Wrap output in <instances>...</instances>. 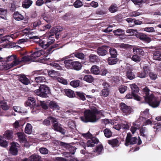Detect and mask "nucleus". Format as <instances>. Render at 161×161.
Listing matches in <instances>:
<instances>
[{"label": "nucleus", "mask_w": 161, "mask_h": 161, "mask_svg": "<svg viewBox=\"0 0 161 161\" xmlns=\"http://www.w3.org/2000/svg\"><path fill=\"white\" fill-rule=\"evenodd\" d=\"M102 113L101 111L99 110L96 108H93L90 110H85L84 116L80 117V119L83 122H95L99 119Z\"/></svg>", "instance_id": "nucleus-1"}, {"label": "nucleus", "mask_w": 161, "mask_h": 161, "mask_svg": "<svg viewBox=\"0 0 161 161\" xmlns=\"http://www.w3.org/2000/svg\"><path fill=\"white\" fill-rule=\"evenodd\" d=\"M143 92L145 95V96H144L145 101L149 105L153 108H156L159 106V101L154 97L151 91L146 87L143 89Z\"/></svg>", "instance_id": "nucleus-2"}, {"label": "nucleus", "mask_w": 161, "mask_h": 161, "mask_svg": "<svg viewBox=\"0 0 161 161\" xmlns=\"http://www.w3.org/2000/svg\"><path fill=\"white\" fill-rule=\"evenodd\" d=\"M52 47H53L52 46L51 48L46 51V52L43 50H40L34 52L31 55L34 61L36 58L40 56L41 55H42L44 58L41 59V62L44 64L46 63L47 61L49 59V58H46L48 57L49 54L52 52Z\"/></svg>", "instance_id": "nucleus-3"}, {"label": "nucleus", "mask_w": 161, "mask_h": 161, "mask_svg": "<svg viewBox=\"0 0 161 161\" xmlns=\"http://www.w3.org/2000/svg\"><path fill=\"white\" fill-rule=\"evenodd\" d=\"M34 92L36 95L41 97H47L50 92V91L48 87L45 85H41L39 87V89L34 91Z\"/></svg>", "instance_id": "nucleus-4"}, {"label": "nucleus", "mask_w": 161, "mask_h": 161, "mask_svg": "<svg viewBox=\"0 0 161 161\" xmlns=\"http://www.w3.org/2000/svg\"><path fill=\"white\" fill-rule=\"evenodd\" d=\"M53 35V34H51V35H49L48 38H44L40 40L39 43V46L43 48H47L54 42L55 40L54 38L52 37Z\"/></svg>", "instance_id": "nucleus-5"}, {"label": "nucleus", "mask_w": 161, "mask_h": 161, "mask_svg": "<svg viewBox=\"0 0 161 161\" xmlns=\"http://www.w3.org/2000/svg\"><path fill=\"white\" fill-rule=\"evenodd\" d=\"M72 58L70 57V55L64 57L60 59L56 60L55 62L59 63L60 64H61V63L64 61L65 67L68 69H72V63L73 62L71 59H66L68 58Z\"/></svg>", "instance_id": "nucleus-6"}, {"label": "nucleus", "mask_w": 161, "mask_h": 161, "mask_svg": "<svg viewBox=\"0 0 161 161\" xmlns=\"http://www.w3.org/2000/svg\"><path fill=\"white\" fill-rule=\"evenodd\" d=\"M103 89L101 91L100 94L103 97H108L109 93L110 86L108 83L104 82L103 83Z\"/></svg>", "instance_id": "nucleus-7"}, {"label": "nucleus", "mask_w": 161, "mask_h": 161, "mask_svg": "<svg viewBox=\"0 0 161 161\" xmlns=\"http://www.w3.org/2000/svg\"><path fill=\"white\" fill-rule=\"evenodd\" d=\"M131 134L129 133L127 134L125 140V145L127 146H128L129 145L134 144L136 143L137 141V139L136 137H132Z\"/></svg>", "instance_id": "nucleus-8"}, {"label": "nucleus", "mask_w": 161, "mask_h": 161, "mask_svg": "<svg viewBox=\"0 0 161 161\" xmlns=\"http://www.w3.org/2000/svg\"><path fill=\"white\" fill-rule=\"evenodd\" d=\"M120 107L123 114L125 115H129L132 112L131 108L123 103H120Z\"/></svg>", "instance_id": "nucleus-9"}, {"label": "nucleus", "mask_w": 161, "mask_h": 161, "mask_svg": "<svg viewBox=\"0 0 161 161\" xmlns=\"http://www.w3.org/2000/svg\"><path fill=\"white\" fill-rule=\"evenodd\" d=\"M19 144L15 142H13L11 143V146L10 148V153L14 155L17 154L18 150V147Z\"/></svg>", "instance_id": "nucleus-10"}, {"label": "nucleus", "mask_w": 161, "mask_h": 161, "mask_svg": "<svg viewBox=\"0 0 161 161\" xmlns=\"http://www.w3.org/2000/svg\"><path fill=\"white\" fill-rule=\"evenodd\" d=\"M38 72H39V73L42 74H46L47 73H48L49 75L53 77H54V79H55V77H56V75H57V73L56 71L54 70H49L45 69L43 71L41 70Z\"/></svg>", "instance_id": "nucleus-11"}, {"label": "nucleus", "mask_w": 161, "mask_h": 161, "mask_svg": "<svg viewBox=\"0 0 161 161\" xmlns=\"http://www.w3.org/2000/svg\"><path fill=\"white\" fill-rule=\"evenodd\" d=\"M108 48V47L107 46H103L98 48L97 49L98 54L102 56L106 55L107 53Z\"/></svg>", "instance_id": "nucleus-12"}, {"label": "nucleus", "mask_w": 161, "mask_h": 161, "mask_svg": "<svg viewBox=\"0 0 161 161\" xmlns=\"http://www.w3.org/2000/svg\"><path fill=\"white\" fill-rule=\"evenodd\" d=\"M137 37L140 40L147 43L150 42L151 41L150 38L148 37L147 35L143 33H139L137 35Z\"/></svg>", "instance_id": "nucleus-13"}, {"label": "nucleus", "mask_w": 161, "mask_h": 161, "mask_svg": "<svg viewBox=\"0 0 161 161\" xmlns=\"http://www.w3.org/2000/svg\"><path fill=\"white\" fill-rule=\"evenodd\" d=\"M53 123V126L55 130L59 131L63 134L65 133L64 130L62 128L60 124L57 122Z\"/></svg>", "instance_id": "nucleus-14"}, {"label": "nucleus", "mask_w": 161, "mask_h": 161, "mask_svg": "<svg viewBox=\"0 0 161 161\" xmlns=\"http://www.w3.org/2000/svg\"><path fill=\"white\" fill-rule=\"evenodd\" d=\"M133 52L136 54H139L142 55L144 56L145 54V53L142 48L139 47L135 46L133 48Z\"/></svg>", "instance_id": "nucleus-15"}, {"label": "nucleus", "mask_w": 161, "mask_h": 161, "mask_svg": "<svg viewBox=\"0 0 161 161\" xmlns=\"http://www.w3.org/2000/svg\"><path fill=\"white\" fill-rule=\"evenodd\" d=\"M113 32L114 34L118 36H121L120 38L123 39L125 38V36L124 35L125 32L120 29H118L114 31Z\"/></svg>", "instance_id": "nucleus-16"}, {"label": "nucleus", "mask_w": 161, "mask_h": 161, "mask_svg": "<svg viewBox=\"0 0 161 161\" xmlns=\"http://www.w3.org/2000/svg\"><path fill=\"white\" fill-rule=\"evenodd\" d=\"M98 142L97 139L95 137H93L92 139L88 140L86 144L88 147H92L94 146V144H97Z\"/></svg>", "instance_id": "nucleus-17"}, {"label": "nucleus", "mask_w": 161, "mask_h": 161, "mask_svg": "<svg viewBox=\"0 0 161 161\" xmlns=\"http://www.w3.org/2000/svg\"><path fill=\"white\" fill-rule=\"evenodd\" d=\"M19 80L23 84L27 85L30 83L29 80L24 75H21L19 76Z\"/></svg>", "instance_id": "nucleus-18"}, {"label": "nucleus", "mask_w": 161, "mask_h": 161, "mask_svg": "<svg viewBox=\"0 0 161 161\" xmlns=\"http://www.w3.org/2000/svg\"><path fill=\"white\" fill-rule=\"evenodd\" d=\"M35 103V99L34 97H28V100L25 104V106L31 107L36 105Z\"/></svg>", "instance_id": "nucleus-19"}, {"label": "nucleus", "mask_w": 161, "mask_h": 161, "mask_svg": "<svg viewBox=\"0 0 161 161\" xmlns=\"http://www.w3.org/2000/svg\"><path fill=\"white\" fill-rule=\"evenodd\" d=\"M50 121H51L53 123L57 122V120L56 119L49 116L47 119L44 120L43 122V124L46 125H49L50 124Z\"/></svg>", "instance_id": "nucleus-20"}, {"label": "nucleus", "mask_w": 161, "mask_h": 161, "mask_svg": "<svg viewBox=\"0 0 161 161\" xmlns=\"http://www.w3.org/2000/svg\"><path fill=\"white\" fill-rule=\"evenodd\" d=\"M140 133L141 136L143 137L145 141H146L147 136V131L145 127H142L141 129Z\"/></svg>", "instance_id": "nucleus-21"}, {"label": "nucleus", "mask_w": 161, "mask_h": 161, "mask_svg": "<svg viewBox=\"0 0 161 161\" xmlns=\"http://www.w3.org/2000/svg\"><path fill=\"white\" fill-rule=\"evenodd\" d=\"M125 97L127 99H130L133 98L134 99L138 101H140L141 99L140 97L136 94L132 92L129 93L126 95Z\"/></svg>", "instance_id": "nucleus-22"}, {"label": "nucleus", "mask_w": 161, "mask_h": 161, "mask_svg": "<svg viewBox=\"0 0 161 161\" xmlns=\"http://www.w3.org/2000/svg\"><path fill=\"white\" fill-rule=\"evenodd\" d=\"M49 107L54 110L59 109V107L58 103L53 101H51L49 103Z\"/></svg>", "instance_id": "nucleus-23"}, {"label": "nucleus", "mask_w": 161, "mask_h": 161, "mask_svg": "<svg viewBox=\"0 0 161 161\" xmlns=\"http://www.w3.org/2000/svg\"><path fill=\"white\" fill-rule=\"evenodd\" d=\"M70 57L74 58V57H76L78 58L83 59L85 57L84 54L80 52H76L70 54Z\"/></svg>", "instance_id": "nucleus-24"}, {"label": "nucleus", "mask_w": 161, "mask_h": 161, "mask_svg": "<svg viewBox=\"0 0 161 161\" xmlns=\"http://www.w3.org/2000/svg\"><path fill=\"white\" fill-rule=\"evenodd\" d=\"M22 62L21 59H20L16 55L13 61L10 64L12 67L18 65Z\"/></svg>", "instance_id": "nucleus-25"}, {"label": "nucleus", "mask_w": 161, "mask_h": 161, "mask_svg": "<svg viewBox=\"0 0 161 161\" xmlns=\"http://www.w3.org/2000/svg\"><path fill=\"white\" fill-rule=\"evenodd\" d=\"M9 41L7 40H5V39L3 38L0 40V44H2L0 46H2L3 48H9V46L8 44Z\"/></svg>", "instance_id": "nucleus-26"}, {"label": "nucleus", "mask_w": 161, "mask_h": 161, "mask_svg": "<svg viewBox=\"0 0 161 161\" xmlns=\"http://www.w3.org/2000/svg\"><path fill=\"white\" fill-rule=\"evenodd\" d=\"M65 93L66 95L70 98H73L75 96L74 91L69 89H66L65 90Z\"/></svg>", "instance_id": "nucleus-27"}, {"label": "nucleus", "mask_w": 161, "mask_h": 161, "mask_svg": "<svg viewBox=\"0 0 161 161\" xmlns=\"http://www.w3.org/2000/svg\"><path fill=\"white\" fill-rule=\"evenodd\" d=\"M119 9L117 5L115 3H113L109 7L108 10L111 13H114L117 11Z\"/></svg>", "instance_id": "nucleus-28"}, {"label": "nucleus", "mask_w": 161, "mask_h": 161, "mask_svg": "<svg viewBox=\"0 0 161 161\" xmlns=\"http://www.w3.org/2000/svg\"><path fill=\"white\" fill-rule=\"evenodd\" d=\"M108 143L113 147H118L119 146V141L117 139H114L108 141Z\"/></svg>", "instance_id": "nucleus-29"}, {"label": "nucleus", "mask_w": 161, "mask_h": 161, "mask_svg": "<svg viewBox=\"0 0 161 161\" xmlns=\"http://www.w3.org/2000/svg\"><path fill=\"white\" fill-rule=\"evenodd\" d=\"M4 136L5 138L8 139H11L13 137V132L12 130H8L6 131L4 134Z\"/></svg>", "instance_id": "nucleus-30"}, {"label": "nucleus", "mask_w": 161, "mask_h": 161, "mask_svg": "<svg viewBox=\"0 0 161 161\" xmlns=\"http://www.w3.org/2000/svg\"><path fill=\"white\" fill-rule=\"evenodd\" d=\"M82 65L81 64L78 62H73L72 68L73 67L75 69L80 70L81 69Z\"/></svg>", "instance_id": "nucleus-31"}, {"label": "nucleus", "mask_w": 161, "mask_h": 161, "mask_svg": "<svg viewBox=\"0 0 161 161\" xmlns=\"http://www.w3.org/2000/svg\"><path fill=\"white\" fill-rule=\"evenodd\" d=\"M18 140L21 142H25L26 138L24 136V134L22 132H18L17 133Z\"/></svg>", "instance_id": "nucleus-32"}, {"label": "nucleus", "mask_w": 161, "mask_h": 161, "mask_svg": "<svg viewBox=\"0 0 161 161\" xmlns=\"http://www.w3.org/2000/svg\"><path fill=\"white\" fill-rule=\"evenodd\" d=\"M32 130V127L31 125L29 123L26 124L25 128V132L28 134H30L31 133Z\"/></svg>", "instance_id": "nucleus-33"}, {"label": "nucleus", "mask_w": 161, "mask_h": 161, "mask_svg": "<svg viewBox=\"0 0 161 161\" xmlns=\"http://www.w3.org/2000/svg\"><path fill=\"white\" fill-rule=\"evenodd\" d=\"M50 65L58 70H65V68L64 67H63L62 66H61L58 63L54 62H52L50 63Z\"/></svg>", "instance_id": "nucleus-34"}, {"label": "nucleus", "mask_w": 161, "mask_h": 161, "mask_svg": "<svg viewBox=\"0 0 161 161\" xmlns=\"http://www.w3.org/2000/svg\"><path fill=\"white\" fill-rule=\"evenodd\" d=\"M116 57H110L108 59V62L109 64L112 65L116 64L118 60Z\"/></svg>", "instance_id": "nucleus-35"}, {"label": "nucleus", "mask_w": 161, "mask_h": 161, "mask_svg": "<svg viewBox=\"0 0 161 161\" xmlns=\"http://www.w3.org/2000/svg\"><path fill=\"white\" fill-rule=\"evenodd\" d=\"M14 17L17 20H20L23 19L24 18L23 15L19 14L18 12H15L14 14Z\"/></svg>", "instance_id": "nucleus-36"}, {"label": "nucleus", "mask_w": 161, "mask_h": 161, "mask_svg": "<svg viewBox=\"0 0 161 161\" xmlns=\"http://www.w3.org/2000/svg\"><path fill=\"white\" fill-rule=\"evenodd\" d=\"M92 73L95 75H98L100 73L99 68L96 65L92 66L91 69Z\"/></svg>", "instance_id": "nucleus-37"}, {"label": "nucleus", "mask_w": 161, "mask_h": 161, "mask_svg": "<svg viewBox=\"0 0 161 161\" xmlns=\"http://www.w3.org/2000/svg\"><path fill=\"white\" fill-rule=\"evenodd\" d=\"M62 30V28L60 26H57L52 28L50 31V33L55 34L56 35L57 33L59 31H61Z\"/></svg>", "instance_id": "nucleus-38"}, {"label": "nucleus", "mask_w": 161, "mask_h": 161, "mask_svg": "<svg viewBox=\"0 0 161 161\" xmlns=\"http://www.w3.org/2000/svg\"><path fill=\"white\" fill-rule=\"evenodd\" d=\"M22 62H31V61H34L31 55L30 56H25L21 58Z\"/></svg>", "instance_id": "nucleus-39"}, {"label": "nucleus", "mask_w": 161, "mask_h": 161, "mask_svg": "<svg viewBox=\"0 0 161 161\" xmlns=\"http://www.w3.org/2000/svg\"><path fill=\"white\" fill-rule=\"evenodd\" d=\"M58 82L64 85H66L68 84V82L66 80L61 77H56L55 79Z\"/></svg>", "instance_id": "nucleus-40"}, {"label": "nucleus", "mask_w": 161, "mask_h": 161, "mask_svg": "<svg viewBox=\"0 0 161 161\" xmlns=\"http://www.w3.org/2000/svg\"><path fill=\"white\" fill-rule=\"evenodd\" d=\"M7 142L5 140L4 138L0 136V146L4 147H6L8 146Z\"/></svg>", "instance_id": "nucleus-41"}, {"label": "nucleus", "mask_w": 161, "mask_h": 161, "mask_svg": "<svg viewBox=\"0 0 161 161\" xmlns=\"http://www.w3.org/2000/svg\"><path fill=\"white\" fill-rule=\"evenodd\" d=\"M84 81L89 83H92L94 80L93 77L90 75H86L83 78Z\"/></svg>", "instance_id": "nucleus-42"}, {"label": "nucleus", "mask_w": 161, "mask_h": 161, "mask_svg": "<svg viewBox=\"0 0 161 161\" xmlns=\"http://www.w3.org/2000/svg\"><path fill=\"white\" fill-rule=\"evenodd\" d=\"M7 10L5 9L0 8V15L1 18L6 19Z\"/></svg>", "instance_id": "nucleus-43"}, {"label": "nucleus", "mask_w": 161, "mask_h": 161, "mask_svg": "<svg viewBox=\"0 0 161 161\" xmlns=\"http://www.w3.org/2000/svg\"><path fill=\"white\" fill-rule=\"evenodd\" d=\"M32 2L30 0H25L22 6L24 8H29L32 4Z\"/></svg>", "instance_id": "nucleus-44"}, {"label": "nucleus", "mask_w": 161, "mask_h": 161, "mask_svg": "<svg viewBox=\"0 0 161 161\" xmlns=\"http://www.w3.org/2000/svg\"><path fill=\"white\" fill-rule=\"evenodd\" d=\"M153 58L156 60H161V52L159 51L156 52L153 54Z\"/></svg>", "instance_id": "nucleus-45"}, {"label": "nucleus", "mask_w": 161, "mask_h": 161, "mask_svg": "<svg viewBox=\"0 0 161 161\" xmlns=\"http://www.w3.org/2000/svg\"><path fill=\"white\" fill-rule=\"evenodd\" d=\"M149 111L148 109H146L145 111L142 112L141 114L140 117H141L144 118H146L148 117L149 115Z\"/></svg>", "instance_id": "nucleus-46"}, {"label": "nucleus", "mask_w": 161, "mask_h": 161, "mask_svg": "<svg viewBox=\"0 0 161 161\" xmlns=\"http://www.w3.org/2000/svg\"><path fill=\"white\" fill-rule=\"evenodd\" d=\"M35 79L36 82L38 83L45 82L46 81L45 78L43 76L36 77L35 78Z\"/></svg>", "instance_id": "nucleus-47"}, {"label": "nucleus", "mask_w": 161, "mask_h": 161, "mask_svg": "<svg viewBox=\"0 0 161 161\" xmlns=\"http://www.w3.org/2000/svg\"><path fill=\"white\" fill-rule=\"evenodd\" d=\"M115 47L121 49H126L129 47V45L124 43L118 44L116 45Z\"/></svg>", "instance_id": "nucleus-48"}, {"label": "nucleus", "mask_w": 161, "mask_h": 161, "mask_svg": "<svg viewBox=\"0 0 161 161\" xmlns=\"http://www.w3.org/2000/svg\"><path fill=\"white\" fill-rule=\"evenodd\" d=\"M103 132L105 136L107 138H109L112 136V133L111 131L108 129L106 128L105 129Z\"/></svg>", "instance_id": "nucleus-49"}, {"label": "nucleus", "mask_w": 161, "mask_h": 161, "mask_svg": "<svg viewBox=\"0 0 161 161\" xmlns=\"http://www.w3.org/2000/svg\"><path fill=\"white\" fill-rule=\"evenodd\" d=\"M70 85L74 87H77L79 86L80 85V81L78 80H73L70 83Z\"/></svg>", "instance_id": "nucleus-50"}, {"label": "nucleus", "mask_w": 161, "mask_h": 161, "mask_svg": "<svg viewBox=\"0 0 161 161\" xmlns=\"http://www.w3.org/2000/svg\"><path fill=\"white\" fill-rule=\"evenodd\" d=\"M126 76L130 80H132L135 78V75L131 70H128L127 72Z\"/></svg>", "instance_id": "nucleus-51"}, {"label": "nucleus", "mask_w": 161, "mask_h": 161, "mask_svg": "<svg viewBox=\"0 0 161 161\" xmlns=\"http://www.w3.org/2000/svg\"><path fill=\"white\" fill-rule=\"evenodd\" d=\"M130 86L132 89V92H139V88L135 84H132V85H130Z\"/></svg>", "instance_id": "nucleus-52"}, {"label": "nucleus", "mask_w": 161, "mask_h": 161, "mask_svg": "<svg viewBox=\"0 0 161 161\" xmlns=\"http://www.w3.org/2000/svg\"><path fill=\"white\" fill-rule=\"evenodd\" d=\"M76 94L79 98L83 101L86 100V98L83 93L80 92H76Z\"/></svg>", "instance_id": "nucleus-53"}, {"label": "nucleus", "mask_w": 161, "mask_h": 161, "mask_svg": "<svg viewBox=\"0 0 161 161\" xmlns=\"http://www.w3.org/2000/svg\"><path fill=\"white\" fill-rule=\"evenodd\" d=\"M142 30L147 32H155V30L153 27H147L142 29Z\"/></svg>", "instance_id": "nucleus-54"}, {"label": "nucleus", "mask_w": 161, "mask_h": 161, "mask_svg": "<svg viewBox=\"0 0 161 161\" xmlns=\"http://www.w3.org/2000/svg\"><path fill=\"white\" fill-rule=\"evenodd\" d=\"M131 58L133 61L136 62H139L141 60L140 57L136 54L133 55Z\"/></svg>", "instance_id": "nucleus-55"}, {"label": "nucleus", "mask_w": 161, "mask_h": 161, "mask_svg": "<svg viewBox=\"0 0 161 161\" xmlns=\"http://www.w3.org/2000/svg\"><path fill=\"white\" fill-rule=\"evenodd\" d=\"M74 5L76 8H79L83 5V3L80 0H77L74 3Z\"/></svg>", "instance_id": "nucleus-56"}, {"label": "nucleus", "mask_w": 161, "mask_h": 161, "mask_svg": "<svg viewBox=\"0 0 161 161\" xmlns=\"http://www.w3.org/2000/svg\"><path fill=\"white\" fill-rule=\"evenodd\" d=\"M89 58L90 62H94L97 61L98 57L96 55L94 54H91L90 55Z\"/></svg>", "instance_id": "nucleus-57"}, {"label": "nucleus", "mask_w": 161, "mask_h": 161, "mask_svg": "<svg viewBox=\"0 0 161 161\" xmlns=\"http://www.w3.org/2000/svg\"><path fill=\"white\" fill-rule=\"evenodd\" d=\"M109 53L111 57H116L117 56V53L115 49L113 48H110L109 50Z\"/></svg>", "instance_id": "nucleus-58"}, {"label": "nucleus", "mask_w": 161, "mask_h": 161, "mask_svg": "<svg viewBox=\"0 0 161 161\" xmlns=\"http://www.w3.org/2000/svg\"><path fill=\"white\" fill-rule=\"evenodd\" d=\"M133 126H132L130 130L132 133V134H134L136 132L137 128H139L138 125H136L135 123L133 124Z\"/></svg>", "instance_id": "nucleus-59"}, {"label": "nucleus", "mask_w": 161, "mask_h": 161, "mask_svg": "<svg viewBox=\"0 0 161 161\" xmlns=\"http://www.w3.org/2000/svg\"><path fill=\"white\" fill-rule=\"evenodd\" d=\"M19 35L18 33H16L12 34L6 36L7 39H9L10 38L14 39L16 38Z\"/></svg>", "instance_id": "nucleus-60"}, {"label": "nucleus", "mask_w": 161, "mask_h": 161, "mask_svg": "<svg viewBox=\"0 0 161 161\" xmlns=\"http://www.w3.org/2000/svg\"><path fill=\"white\" fill-rule=\"evenodd\" d=\"M126 32L130 34V36H132L136 34L137 33V31L136 30L130 29L127 30L126 31Z\"/></svg>", "instance_id": "nucleus-61"}, {"label": "nucleus", "mask_w": 161, "mask_h": 161, "mask_svg": "<svg viewBox=\"0 0 161 161\" xmlns=\"http://www.w3.org/2000/svg\"><path fill=\"white\" fill-rule=\"evenodd\" d=\"M141 13L138 11H135L131 12L129 13V15L131 17H136L140 15Z\"/></svg>", "instance_id": "nucleus-62"}, {"label": "nucleus", "mask_w": 161, "mask_h": 161, "mask_svg": "<svg viewBox=\"0 0 161 161\" xmlns=\"http://www.w3.org/2000/svg\"><path fill=\"white\" fill-rule=\"evenodd\" d=\"M1 106L3 110H7L9 108L8 106L4 101H2L0 103Z\"/></svg>", "instance_id": "nucleus-63"}, {"label": "nucleus", "mask_w": 161, "mask_h": 161, "mask_svg": "<svg viewBox=\"0 0 161 161\" xmlns=\"http://www.w3.org/2000/svg\"><path fill=\"white\" fill-rule=\"evenodd\" d=\"M40 152L43 154H47L48 153V150L45 148L41 147L39 149Z\"/></svg>", "instance_id": "nucleus-64"}]
</instances>
